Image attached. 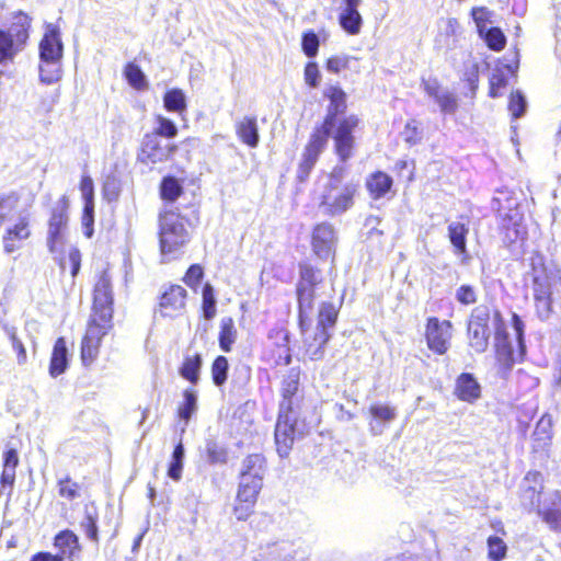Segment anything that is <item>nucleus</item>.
Returning a JSON list of instances; mask_svg holds the SVG:
<instances>
[{
	"instance_id": "obj_1",
	"label": "nucleus",
	"mask_w": 561,
	"mask_h": 561,
	"mask_svg": "<svg viewBox=\"0 0 561 561\" xmlns=\"http://www.w3.org/2000/svg\"><path fill=\"white\" fill-rule=\"evenodd\" d=\"M359 183L348 178L344 165H335L319 182L318 208L323 216L337 217L348 211L355 204Z\"/></svg>"
},
{
	"instance_id": "obj_2",
	"label": "nucleus",
	"mask_w": 561,
	"mask_h": 561,
	"mask_svg": "<svg viewBox=\"0 0 561 561\" xmlns=\"http://www.w3.org/2000/svg\"><path fill=\"white\" fill-rule=\"evenodd\" d=\"M38 72L42 83L50 85L62 77L64 45L60 31L55 24H47L43 38L38 45Z\"/></svg>"
},
{
	"instance_id": "obj_3",
	"label": "nucleus",
	"mask_w": 561,
	"mask_h": 561,
	"mask_svg": "<svg viewBox=\"0 0 561 561\" xmlns=\"http://www.w3.org/2000/svg\"><path fill=\"white\" fill-rule=\"evenodd\" d=\"M159 227L161 254L167 260L174 259L190 240L184 220L174 211H165L160 216Z\"/></svg>"
},
{
	"instance_id": "obj_4",
	"label": "nucleus",
	"mask_w": 561,
	"mask_h": 561,
	"mask_svg": "<svg viewBox=\"0 0 561 561\" xmlns=\"http://www.w3.org/2000/svg\"><path fill=\"white\" fill-rule=\"evenodd\" d=\"M30 20L19 14L8 31L0 30V64L12 61L28 38Z\"/></svg>"
},
{
	"instance_id": "obj_5",
	"label": "nucleus",
	"mask_w": 561,
	"mask_h": 561,
	"mask_svg": "<svg viewBox=\"0 0 561 561\" xmlns=\"http://www.w3.org/2000/svg\"><path fill=\"white\" fill-rule=\"evenodd\" d=\"M321 280L320 271L307 264L300 266V280L297 286L300 325H304L308 313L313 308V300Z\"/></svg>"
},
{
	"instance_id": "obj_6",
	"label": "nucleus",
	"mask_w": 561,
	"mask_h": 561,
	"mask_svg": "<svg viewBox=\"0 0 561 561\" xmlns=\"http://www.w3.org/2000/svg\"><path fill=\"white\" fill-rule=\"evenodd\" d=\"M68 207V198L62 196L51 210L46 240L51 253L60 251L66 242L69 221Z\"/></svg>"
},
{
	"instance_id": "obj_7",
	"label": "nucleus",
	"mask_w": 561,
	"mask_h": 561,
	"mask_svg": "<svg viewBox=\"0 0 561 561\" xmlns=\"http://www.w3.org/2000/svg\"><path fill=\"white\" fill-rule=\"evenodd\" d=\"M490 309L486 306L476 307L468 322L469 345L477 353L486 351L490 337Z\"/></svg>"
},
{
	"instance_id": "obj_8",
	"label": "nucleus",
	"mask_w": 561,
	"mask_h": 561,
	"mask_svg": "<svg viewBox=\"0 0 561 561\" xmlns=\"http://www.w3.org/2000/svg\"><path fill=\"white\" fill-rule=\"evenodd\" d=\"M330 135L331 130L320 126L310 136L297 169V179L300 182H305L308 179L312 168L318 161L320 153L327 147L328 138Z\"/></svg>"
},
{
	"instance_id": "obj_9",
	"label": "nucleus",
	"mask_w": 561,
	"mask_h": 561,
	"mask_svg": "<svg viewBox=\"0 0 561 561\" xmlns=\"http://www.w3.org/2000/svg\"><path fill=\"white\" fill-rule=\"evenodd\" d=\"M336 122L337 125H334L332 133L334 150L340 160L345 162L353 156L355 145L353 133L359 124V118L356 115H348Z\"/></svg>"
},
{
	"instance_id": "obj_10",
	"label": "nucleus",
	"mask_w": 561,
	"mask_h": 561,
	"mask_svg": "<svg viewBox=\"0 0 561 561\" xmlns=\"http://www.w3.org/2000/svg\"><path fill=\"white\" fill-rule=\"evenodd\" d=\"M111 327V321H104L96 317H91L81 345V359L85 366L92 364L98 357L101 340Z\"/></svg>"
},
{
	"instance_id": "obj_11",
	"label": "nucleus",
	"mask_w": 561,
	"mask_h": 561,
	"mask_svg": "<svg viewBox=\"0 0 561 561\" xmlns=\"http://www.w3.org/2000/svg\"><path fill=\"white\" fill-rule=\"evenodd\" d=\"M425 336L430 350L439 355L445 354L449 348L453 336L451 322L448 320L440 321L435 317L430 318L426 324Z\"/></svg>"
},
{
	"instance_id": "obj_12",
	"label": "nucleus",
	"mask_w": 561,
	"mask_h": 561,
	"mask_svg": "<svg viewBox=\"0 0 561 561\" xmlns=\"http://www.w3.org/2000/svg\"><path fill=\"white\" fill-rule=\"evenodd\" d=\"M112 304L111 277L106 272H103L94 286L93 313L91 317H96L104 321H112Z\"/></svg>"
},
{
	"instance_id": "obj_13",
	"label": "nucleus",
	"mask_w": 561,
	"mask_h": 561,
	"mask_svg": "<svg viewBox=\"0 0 561 561\" xmlns=\"http://www.w3.org/2000/svg\"><path fill=\"white\" fill-rule=\"evenodd\" d=\"M31 234V216L28 214L20 215L18 220L4 230L2 236L3 251L11 254L20 250Z\"/></svg>"
},
{
	"instance_id": "obj_14",
	"label": "nucleus",
	"mask_w": 561,
	"mask_h": 561,
	"mask_svg": "<svg viewBox=\"0 0 561 561\" xmlns=\"http://www.w3.org/2000/svg\"><path fill=\"white\" fill-rule=\"evenodd\" d=\"M174 150L175 146L162 145L157 135L147 134L142 139L138 160L145 164L161 163L167 161Z\"/></svg>"
},
{
	"instance_id": "obj_15",
	"label": "nucleus",
	"mask_w": 561,
	"mask_h": 561,
	"mask_svg": "<svg viewBox=\"0 0 561 561\" xmlns=\"http://www.w3.org/2000/svg\"><path fill=\"white\" fill-rule=\"evenodd\" d=\"M531 271L528 273L531 279L534 295H551V288L556 276L548 271L541 254L535 253L530 257Z\"/></svg>"
},
{
	"instance_id": "obj_16",
	"label": "nucleus",
	"mask_w": 561,
	"mask_h": 561,
	"mask_svg": "<svg viewBox=\"0 0 561 561\" xmlns=\"http://www.w3.org/2000/svg\"><path fill=\"white\" fill-rule=\"evenodd\" d=\"M336 240L333 225L329 222L318 224L312 231V250L320 259H328L334 253Z\"/></svg>"
},
{
	"instance_id": "obj_17",
	"label": "nucleus",
	"mask_w": 561,
	"mask_h": 561,
	"mask_svg": "<svg viewBox=\"0 0 561 561\" xmlns=\"http://www.w3.org/2000/svg\"><path fill=\"white\" fill-rule=\"evenodd\" d=\"M301 327L306 354L310 359L317 360L323 356L324 346L330 339V333L321 327L307 329L306 322Z\"/></svg>"
},
{
	"instance_id": "obj_18",
	"label": "nucleus",
	"mask_w": 561,
	"mask_h": 561,
	"mask_svg": "<svg viewBox=\"0 0 561 561\" xmlns=\"http://www.w3.org/2000/svg\"><path fill=\"white\" fill-rule=\"evenodd\" d=\"M186 290L180 285H171L160 298V312L164 317H175L185 308Z\"/></svg>"
},
{
	"instance_id": "obj_19",
	"label": "nucleus",
	"mask_w": 561,
	"mask_h": 561,
	"mask_svg": "<svg viewBox=\"0 0 561 561\" xmlns=\"http://www.w3.org/2000/svg\"><path fill=\"white\" fill-rule=\"evenodd\" d=\"M324 96L329 99L328 113L321 127L331 130L336 125V115L343 113L346 108V94L337 85H329L324 90Z\"/></svg>"
},
{
	"instance_id": "obj_20",
	"label": "nucleus",
	"mask_w": 561,
	"mask_h": 561,
	"mask_svg": "<svg viewBox=\"0 0 561 561\" xmlns=\"http://www.w3.org/2000/svg\"><path fill=\"white\" fill-rule=\"evenodd\" d=\"M295 435L296 428L291 423L289 412H282L279 410L278 420L275 426V442L277 445V451L282 457L288 454L294 443Z\"/></svg>"
},
{
	"instance_id": "obj_21",
	"label": "nucleus",
	"mask_w": 561,
	"mask_h": 561,
	"mask_svg": "<svg viewBox=\"0 0 561 561\" xmlns=\"http://www.w3.org/2000/svg\"><path fill=\"white\" fill-rule=\"evenodd\" d=\"M543 489V478L539 471H529L522 482V499L526 505L539 508V497Z\"/></svg>"
},
{
	"instance_id": "obj_22",
	"label": "nucleus",
	"mask_w": 561,
	"mask_h": 561,
	"mask_svg": "<svg viewBox=\"0 0 561 561\" xmlns=\"http://www.w3.org/2000/svg\"><path fill=\"white\" fill-rule=\"evenodd\" d=\"M54 547L58 550L56 554L59 556L62 561L65 559L77 561L81 551L78 536L71 530L58 533L54 538Z\"/></svg>"
},
{
	"instance_id": "obj_23",
	"label": "nucleus",
	"mask_w": 561,
	"mask_h": 561,
	"mask_svg": "<svg viewBox=\"0 0 561 561\" xmlns=\"http://www.w3.org/2000/svg\"><path fill=\"white\" fill-rule=\"evenodd\" d=\"M368 411L371 417L369 428L374 435L382 434L385 426L397 416L396 408L383 403H374Z\"/></svg>"
},
{
	"instance_id": "obj_24",
	"label": "nucleus",
	"mask_w": 561,
	"mask_h": 561,
	"mask_svg": "<svg viewBox=\"0 0 561 561\" xmlns=\"http://www.w3.org/2000/svg\"><path fill=\"white\" fill-rule=\"evenodd\" d=\"M500 195L501 196L494 198V202L499 204L497 211L503 216V220L507 221V224L504 225L505 228L508 230L513 228L515 234L518 236L523 216L517 207H515L516 203L511 202L508 193L501 192Z\"/></svg>"
},
{
	"instance_id": "obj_25",
	"label": "nucleus",
	"mask_w": 561,
	"mask_h": 561,
	"mask_svg": "<svg viewBox=\"0 0 561 561\" xmlns=\"http://www.w3.org/2000/svg\"><path fill=\"white\" fill-rule=\"evenodd\" d=\"M455 394L461 401L474 402L481 396V388L471 374H461L456 380Z\"/></svg>"
},
{
	"instance_id": "obj_26",
	"label": "nucleus",
	"mask_w": 561,
	"mask_h": 561,
	"mask_svg": "<svg viewBox=\"0 0 561 561\" xmlns=\"http://www.w3.org/2000/svg\"><path fill=\"white\" fill-rule=\"evenodd\" d=\"M68 368V350L64 337H58L53 347L50 362H49V375L56 378L64 374Z\"/></svg>"
},
{
	"instance_id": "obj_27",
	"label": "nucleus",
	"mask_w": 561,
	"mask_h": 561,
	"mask_svg": "<svg viewBox=\"0 0 561 561\" xmlns=\"http://www.w3.org/2000/svg\"><path fill=\"white\" fill-rule=\"evenodd\" d=\"M265 472V459L260 454L249 455L242 461L240 478H249L250 481L259 480L263 483Z\"/></svg>"
},
{
	"instance_id": "obj_28",
	"label": "nucleus",
	"mask_w": 561,
	"mask_h": 561,
	"mask_svg": "<svg viewBox=\"0 0 561 561\" xmlns=\"http://www.w3.org/2000/svg\"><path fill=\"white\" fill-rule=\"evenodd\" d=\"M299 387V373L290 370L284 378L282 383L283 401L279 404L282 412H291L293 397L297 393Z\"/></svg>"
},
{
	"instance_id": "obj_29",
	"label": "nucleus",
	"mask_w": 561,
	"mask_h": 561,
	"mask_svg": "<svg viewBox=\"0 0 561 561\" xmlns=\"http://www.w3.org/2000/svg\"><path fill=\"white\" fill-rule=\"evenodd\" d=\"M236 131L241 141L251 148L259 145L260 136L255 117H243L238 122Z\"/></svg>"
},
{
	"instance_id": "obj_30",
	"label": "nucleus",
	"mask_w": 561,
	"mask_h": 561,
	"mask_svg": "<svg viewBox=\"0 0 561 561\" xmlns=\"http://www.w3.org/2000/svg\"><path fill=\"white\" fill-rule=\"evenodd\" d=\"M469 232V227L460 221H451L448 225V238L455 248V253L458 255L467 254L466 237Z\"/></svg>"
},
{
	"instance_id": "obj_31",
	"label": "nucleus",
	"mask_w": 561,
	"mask_h": 561,
	"mask_svg": "<svg viewBox=\"0 0 561 561\" xmlns=\"http://www.w3.org/2000/svg\"><path fill=\"white\" fill-rule=\"evenodd\" d=\"M339 23L348 35H358L362 31L363 18L358 9H342Z\"/></svg>"
},
{
	"instance_id": "obj_32",
	"label": "nucleus",
	"mask_w": 561,
	"mask_h": 561,
	"mask_svg": "<svg viewBox=\"0 0 561 561\" xmlns=\"http://www.w3.org/2000/svg\"><path fill=\"white\" fill-rule=\"evenodd\" d=\"M366 186L370 196L378 199L389 192L392 186V179L383 172H376L367 180Z\"/></svg>"
},
{
	"instance_id": "obj_33",
	"label": "nucleus",
	"mask_w": 561,
	"mask_h": 561,
	"mask_svg": "<svg viewBox=\"0 0 561 561\" xmlns=\"http://www.w3.org/2000/svg\"><path fill=\"white\" fill-rule=\"evenodd\" d=\"M197 411V392L193 389H186L183 392V401L179 405L178 415L181 421L184 422L182 427V433L185 432V428L192 417V415Z\"/></svg>"
},
{
	"instance_id": "obj_34",
	"label": "nucleus",
	"mask_w": 561,
	"mask_h": 561,
	"mask_svg": "<svg viewBox=\"0 0 561 561\" xmlns=\"http://www.w3.org/2000/svg\"><path fill=\"white\" fill-rule=\"evenodd\" d=\"M537 510L553 529L561 530V495L558 492L551 496V507L539 505Z\"/></svg>"
},
{
	"instance_id": "obj_35",
	"label": "nucleus",
	"mask_w": 561,
	"mask_h": 561,
	"mask_svg": "<svg viewBox=\"0 0 561 561\" xmlns=\"http://www.w3.org/2000/svg\"><path fill=\"white\" fill-rule=\"evenodd\" d=\"M163 106L168 112L182 114L186 111V96L181 89L168 90L163 95Z\"/></svg>"
},
{
	"instance_id": "obj_36",
	"label": "nucleus",
	"mask_w": 561,
	"mask_h": 561,
	"mask_svg": "<svg viewBox=\"0 0 561 561\" xmlns=\"http://www.w3.org/2000/svg\"><path fill=\"white\" fill-rule=\"evenodd\" d=\"M263 483L259 480L250 481L249 478H240L237 497L241 502L256 503L257 495Z\"/></svg>"
},
{
	"instance_id": "obj_37",
	"label": "nucleus",
	"mask_w": 561,
	"mask_h": 561,
	"mask_svg": "<svg viewBox=\"0 0 561 561\" xmlns=\"http://www.w3.org/2000/svg\"><path fill=\"white\" fill-rule=\"evenodd\" d=\"M237 340V329L233 319L222 318L220 321L219 346L224 352H230Z\"/></svg>"
},
{
	"instance_id": "obj_38",
	"label": "nucleus",
	"mask_w": 561,
	"mask_h": 561,
	"mask_svg": "<svg viewBox=\"0 0 561 561\" xmlns=\"http://www.w3.org/2000/svg\"><path fill=\"white\" fill-rule=\"evenodd\" d=\"M201 367H202V358L199 355L186 357L181 369H180V374L183 378H185L190 382L197 383V381L199 379Z\"/></svg>"
},
{
	"instance_id": "obj_39",
	"label": "nucleus",
	"mask_w": 561,
	"mask_h": 561,
	"mask_svg": "<svg viewBox=\"0 0 561 561\" xmlns=\"http://www.w3.org/2000/svg\"><path fill=\"white\" fill-rule=\"evenodd\" d=\"M124 75L134 89L141 91L148 88L146 76L137 65L129 62L125 67Z\"/></svg>"
},
{
	"instance_id": "obj_40",
	"label": "nucleus",
	"mask_w": 561,
	"mask_h": 561,
	"mask_svg": "<svg viewBox=\"0 0 561 561\" xmlns=\"http://www.w3.org/2000/svg\"><path fill=\"white\" fill-rule=\"evenodd\" d=\"M488 559L490 561H502L507 554V545L499 536H490L486 539Z\"/></svg>"
},
{
	"instance_id": "obj_41",
	"label": "nucleus",
	"mask_w": 561,
	"mask_h": 561,
	"mask_svg": "<svg viewBox=\"0 0 561 561\" xmlns=\"http://www.w3.org/2000/svg\"><path fill=\"white\" fill-rule=\"evenodd\" d=\"M336 318L337 310L335 306L331 302H323L320 306L318 323L316 327H321L328 331L330 328L334 327Z\"/></svg>"
},
{
	"instance_id": "obj_42",
	"label": "nucleus",
	"mask_w": 561,
	"mask_h": 561,
	"mask_svg": "<svg viewBox=\"0 0 561 561\" xmlns=\"http://www.w3.org/2000/svg\"><path fill=\"white\" fill-rule=\"evenodd\" d=\"M479 35L484 39L488 47L493 50L500 51L505 47L506 37L499 27L485 28L484 34Z\"/></svg>"
},
{
	"instance_id": "obj_43",
	"label": "nucleus",
	"mask_w": 561,
	"mask_h": 561,
	"mask_svg": "<svg viewBox=\"0 0 561 561\" xmlns=\"http://www.w3.org/2000/svg\"><path fill=\"white\" fill-rule=\"evenodd\" d=\"M157 126L154 128V131L152 134L165 138H174L178 135V127L169 118L157 115L154 118Z\"/></svg>"
},
{
	"instance_id": "obj_44",
	"label": "nucleus",
	"mask_w": 561,
	"mask_h": 561,
	"mask_svg": "<svg viewBox=\"0 0 561 561\" xmlns=\"http://www.w3.org/2000/svg\"><path fill=\"white\" fill-rule=\"evenodd\" d=\"M182 193L179 181L172 176L163 179L161 183V196L163 199L174 202Z\"/></svg>"
},
{
	"instance_id": "obj_45",
	"label": "nucleus",
	"mask_w": 561,
	"mask_h": 561,
	"mask_svg": "<svg viewBox=\"0 0 561 561\" xmlns=\"http://www.w3.org/2000/svg\"><path fill=\"white\" fill-rule=\"evenodd\" d=\"M229 364L225 356H218L211 365V376L216 386H222L227 380Z\"/></svg>"
},
{
	"instance_id": "obj_46",
	"label": "nucleus",
	"mask_w": 561,
	"mask_h": 561,
	"mask_svg": "<svg viewBox=\"0 0 561 561\" xmlns=\"http://www.w3.org/2000/svg\"><path fill=\"white\" fill-rule=\"evenodd\" d=\"M435 102L444 114H454L458 108L457 96L446 89L438 95V99Z\"/></svg>"
},
{
	"instance_id": "obj_47",
	"label": "nucleus",
	"mask_w": 561,
	"mask_h": 561,
	"mask_svg": "<svg viewBox=\"0 0 561 561\" xmlns=\"http://www.w3.org/2000/svg\"><path fill=\"white\" fill-rule=\"evenodd\" d=\"M203 312L206 319H211L216 314V299L214 289L209 284L203 288Z\"/></svg>"
},
{
	"instance_id": "obj_48",
	"label": "nucleus",
	"mask_w": 561,
	"mask_h": 561,
	"mask_svg": "<svg viewBox=\"0 0 561 561\" xmlns=\"http://www.w3.org/2000/svg\"><path fill=\"white\" fill-rule=\"evenodd\" d=\"M18 198L15 196H0V228L16 210Z\"/></svg>"
},
{
	"instance_id": "obj_49",
	"label": "nucleus",
	"mask_w": 561,
	"mask_h": 561,
	"mask_svg": "<svg viewBox=\"0 0 561 561\" xmlns=\"http://www.w3.org/2000/svg\"><path fill=\"white\" fill-rule=\"evenodd\" d=\"M527 102L520 91H515L511 94L508 108L514 118H518L524 115L526 111Z\"/></svg>"
},
{
	"instance_id": "obj_50",
	"label": "nucleus",
	"mask_w": 561,
	"mask_h": 561,
	"mask_svg": "<svg viewBox=\"0 0 561 561\" xmlns=\"http://www.w3.org/2000/svg\"><path fill=\"white\" fill-rule=\"evenodd\" d=\"M471 15L479 34H484V30L488 28L486 23L490 21L492 12L485 7H478L472 8Z\"/></svg>"
},
{
	"instance_id": "obj_51",
	"label": "nucleus",
	"mask_w": 561,
	"mask_h": 561,
	"mask_svg": "<svg viewBox=\"0 0 561 561\" xmlns=\"http://www.w3.org/2000/svg\"><path fill=\"white\" fill-rule=\"evenodd\" d=\"M206 455L210 463H225L227 461V451L215 442H208L206 445Z\"/></svg>"
},
{
	"instance_id": "obj_52",
	"label": "nucleus",
	"mask_w": 561,
	"mask_h": 561,
	"mask_svg": "<svg viewBox=\"0 0 561 561\" xmlns=\"http://www.w3.org/2000/svg\"><path fill=\"white\" fill-rule=\"evenodd\" d=\"M304 79L306 84L310 88L314 89L319 87L321 81V73L316 62L310 61L306 65L304 70Z\"/></svg>"
},
{
	"instance_id": "obj_53",
	"label": "nucleus",
	"mask_w": 561,
	"mask_h": 561,
	"mask_svg": "<svg viewBox=\"0 0 561 561\" xmlns=\"http://www.w3.org/2000/svg\"><path fill=\"white\" fill-rule=\"evenodd\" d=\"M80 192L84 205H94V184L91 176L83 174L80 182Z\"/></svg>"
},
{
	"instance_id": "obj_54",
	"label": "nucleus",
	"mask_w": 561,
	"mask_h": 561,
	"mask_svg": "<svg viewBox=\"0 0 561 561\" xmlns=\"http://www.w3.org/2000/svg\"><path fill=\"white\" fill-rule=\"evenodd\" d=\"M302 50L308 57H314L319 49V38L313 32L305 33L302 36Z\"/></svg>"
},
{
	"instance_id": "obj_55",
	"label": "nucleus",
	"mask_w": 561,
	"mask_h": 561,
	"mask_svg": "<svg viewBox=\"0 0 561 561\" xmlns=\"http://www.w3.org/2000/svg\"><path fill=\"white\" fill-rule=\"evenodd\" d=\"M81 224L84 236L91 238L93 236L94 205H84Z\"/></svg>"
},
{
	"instance_id": "obj_56",
	"label": "nucleus",
	"mask_w": 561,
	"mask_h": 561,
	"mask_svg": "<svg viewBox=\"0 0 561 561\" xmlns=\"http://www.w3.org/2000/svg\"><path fill=\"white\" fill-rule=\"evenodd\" d=\"M537 313L541 319H548L551 314V295H534Z\"/></svg>"
},
{
	"instance_id": "obj_57",
	"label": "nucleus",
	"mask_w": 561,
	"mask_h": 561,
	"mask_svg": "<svg viewBox=\"0 0 561 561\" xmlns=\"http://www.w3.org/2000/svg\"><path fill=\"white\" fill-rule=\"evenodd\" d=\"M203 275H204V272H203L202 266L198 264H193L187 270L183 280L187 286L195 288L199 285L201 279L203 278Z\"/></svg>"
},
{
	"instance_id": "obj_58",
	"label": "nucleus",
	"mask_w": 561,
	"mask_h": 561,
	"mask_svg": "<svg viewBox=\"0 0 561 561\" xmlns=\"http://www.w3.org/2000/svg\"><path fill=\"white\" fill-rule=\"evenodd\" d=\"M456 299L462 305H471L477 300L474 289L469 285H461L456 291Z\"/></svg>"
},
{
	"instance_id": "obj_59",
	"label": "nucleus",
	"mask_w": 561,
	"mask_h": 561,
	"mask_svg": "<svg viewBox=\"0 0 561 561\" xmlns=\"http://www.w3.org/2000/svg\"><path fill=\"white\" fill-rule=\"evenodd\" d=\"M350 57L347 56H333L327 60L325 68L329 72L339 73L348 65Z\"/></svg>"
},
{
	"instance_id": "obj_60",
	"label": "nucleus",
	"mask_w": 561,
	"mask_h": 561,
	"mask_svg": "<svg viewBox=\"0 0 561 561\" xmlns=\"http://www.w3.org/2000/svg\"><path fill=\"white\" fill-rule=\"evenodd\" d=\"M255 503L241 502L236 497L233 513L239 520H245L252 513Z\"/></svg>"
},
{
	"instance_id": "obj_61",
	"label": "nucleus",
	"mask_w": 561,
	"mask_h": 561,
	"mask_svg": "<svg viewBox=\"0 0 561 561\" xmlns=\"http://www.w3.org/2000/svg\"><path fill=\"white\" fill-rule=\"evenodd\" d=\"M59 495L68 500H73L78 496V484L70 479L59 481Z\"/></svg>"
},
{
	"instance_id": "obj_62",
	"label": "nucleus",
	"mask_w": 561,
	"mask_h": 561,
	"mask_svg": "<svg viewBox=\"0 0 561 561\" xmlns=\"http://www.w3.org/2000/svg\"><path fill=\"white\" fill-rule=\"evenodd\" d=\"M404 141L409 145H415L420 141V131L415 121L408 122L403 130Z\"/></svg>"
},
{
	"instance_id": "obj_63",
	"label": "nucleus",
	"mask_w": 561,
	"mask_h": 561,
	"mask_svg": "<svg viewBox=\"0 0 561 561\" xmlns=\"http://www.w3.org/2000/svg\"><path fill=\"white\" fill-rule=\"evenodd\" d=\"M81 526L83 527L85 535L93 541H98V527H96V520L92 516L91 513L87 512V515L81 523Z\"/></svg>"
},
{
	"instance_id": "obj_64",
	"label": "nucleus",
	"mask_w": 561,
	"mask_h": 561,
	"mask_svg": "<svg viewBox=\"0 0 561 561\" xmlns=\"http://www.w3.org/2000/svg\"><path fill=\"white\" fill-rule=\"evenodd\" d=\"M506 84V80L502 73L499 71L494 72L490 78V96L497 98L500 95V90L504 88Z\"/></svg>"
}]
</instances>
